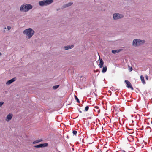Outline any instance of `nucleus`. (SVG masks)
<instances>
[{
	"mask_svg": "<svg viewBox=\"0 0 152 152\" xmlns=\"http://www.w3.org/2000/svg\"><path fill=\"white\" fill-rule=\"evenodd\" d=\"M32 6L31 4H24L21 6L20 10L21 11L26 12L32 9Z\"/></svg>",
	"mask_w": 152,
	"mask_h": 152,
	"instance_id": "1",
	"label": "nucleus"
},
{
	"mask_svg": "<svg viewBox=\"0 0 152 152\" xmlns=\"http://www.w3.org/2000/svg\"><path fill=\"white\" fill-rule=\"evenodd\" d=\"M35 32L31 28H29L25 29L23 31L24 34H26L28 37L29 39L34 34Z\"/></svg>",
	"mask_w": 152,
	"mask_h": 152,
	"instance_id": "2",
	"label": "nucleus"
},
{
	"mask_svg": "<svg viewBox=\"0 0 152 152\" xmlns=\"http://www.w3.org/2000/svg\"><path fill=\"white\" fill-rule=\"evenodd\" d=\"M53 0H44L39 2V5L42 7L46 6L53 2Z\"/></svg>",
	"mask_w": 152,
	"mask_h": 152,
	"instance_id": "3",
	"label": "nucleus"
},
{
	"mask_svg": "<svg viewBox=\"0 0 152 152\" xmlns=\"http://www.w3.org/2000/svg\"><path fill=\"white\" fill-rule=\"evenodd\" d=\"M113 18L114 20H117L122 18L123 15L119 13H114L113 15Z\"/></svg>",
	"mask_w": 152,
	"mask_h": 152,
	"instance_id": "4",
	"label": "nucleus"
},
{
	"mask_svg": "<svg viewBox=\"0 0 152 152\" xmlns=\"http://www.w3.org/2000/svg\"><path fill=\"white\" fill-rule=\"evenodd\" d=\"M48 146V144L47 143H41L38 145H35L34 146V147L36 148H43L45 147H46Z\"/></svg>",
	"mask_w": 152,
	"mask_h": 152,
	"instance_id": "5",
	"label": "nucleus"
},
{
	"mask_svg": "<svg viewBox=\"0 0 152 152\" xmlns=\"http://www.w3.org/2000/svg\"><path fill=\"white\" fill-rule=\"evenodd\" d=\"M133 45L135 46L140 45V39H134L133 41Z\"/></svg>",
	"mask_w": 152,
	"mask_h": 152,
	"instance_id": "6",
	"label": "nucleus"
},
{
	"mask_svg": "<svg viewBox=\"0 0 152 152\" xmlns=\"http://www.w3.org/2000/svg\"><path fill=\"white\" fill-rule=\"evenodd\" d=\"M124 82L126 84L127 87L128 88H130L132 90L133 89L132 86L129 81L128 80H125Z\"/></svg>",
	"mask_w": 152,
	"mask_h": 152,
	"instance_id": "7",
	"label": "nucleus"
},
{
	"mask_svg": "<svg viewBox=\"0 0 152 152\" xmlns=\"http://www.w3.org/2000/svg\"><path fill=\"white\" fill-rule=\"evenodd\" d=\"M16 79V77H14L10 80H9L7 81L6 82V84L8 85H9L11 83L15 81Z\"/></svg>",
	"mask_w": 152,
	"mask_h": 152,
	"instance_id": "8",
	"label": "nucleus"
},
{
	"mask_svg": "<svg viewBox=\"0 0 152 152\" xmlns=\"http://www.w3.org/2000/svg\"><path fill=\"white\" fill-rule=\"evenodd\" d=\"M74 45H72L71 46H64V48L65 50H68L73 48L74 47Z\"/></svg>",
	"mask_w": 152,
	"mask_h": 152,
	"instance_id": "9",
	"label": "nucleus"
},
{
	"mask_svg": "<svg viewBox=\"0 0 152 152\" xmlns=\"http://www.w3.org/2000/svg\"><path fill=\"white\" fill-rule=\"evenodd\" d=\"M99 60L100 61L99 63V67L101 68L103 67L104 64V62L102 60L99 58Z\"/></svg>",
	"mask_w": 152,
	"mask_h": 152,
	"instance_id": "10",
	"label": "nucleus"
},
{
	"mask_svg": "<svg viewBox=\"0 0 152 152\" xmlns=\"http://www.w3.org/2000/svg\"><path fill=\"white\" fill-rule=\"evenodd\" d=\"M12 114H9L7 115V118L8 120H10L12 119Z\"/></svg>",
	"mask_w": 152,
	"mask_h": 152,
	"instance_id": "11",
	"label": "nucleus"
},
{
	"mask_svg": "<svg viewBox=\"0 0 152 152\" xmlns=\"http://www.w3.org/2000/svg\"><path fill=\"white\" fill-rule=\"evenodd\" d=\"M73 4V3L72 2H69L68 3V4H66L65 5L63 6L64 8H65L66 7H68L69 6H71Z\"/></svg>",
	"mask_w": 152,
	"mask_h": 152,
	"instance_id": "12",
	"label": "nucleus"
},
{
	"mask_svg": "<svg viewBox=\"0 0 152 152\" xmlns=\"http://www.w3.org/2000/svg\"><path fill=\"white\" fill-rule=\"evenodd\" d=\"M140 78L142 82V83L143 84H145V81L144 78L143 76L142 75H141L140 76Z\"/></svg>",
	"mask_w": 152,
	"mask_h": 152,
	"instance_id": "13",
	"label": "nucleus"
},
{
	"mask_svg": "<svg viewBox=\"0 0 152 152\" xmlns=\"http://www.w3.org/2000/svg\"><path fill=\"white\" fill-rule=\"evenodd\" d=\"M107 67L106 66H105L104 67H103V69L102 70V72L103 73H105L106 72V71L107 70Z\"/></svg>",
	"mask_w": 152,
	"mask_h": 152,
	"instance_id": "14",
	"label": "nucleus"
},
{
	"mask_svg": "<svg viewBox=\"0 0 152 152\" xmlns=\"http://www.w3.org/2000/svg\"><path fill=\"white\" fill-rule=\"evenodd\" d=\"M120 50H120V49L117 50H113L112 51V52L113 54H115L116 53H119L120 51Z\"/></svg>",
	"mask_w": 152,
	"mask_h": 152,
	"instance_id": "15",
	"label": "nucleus"
},
{
	"mask_svg": "<svg viewBox=\"0 0 152 152\" xmlns=\"http://www.w3.org/2000/svg\"><path fill=\"white\" fill-rule=\"evenodd\" d=\"M59 85H57L55 86H53V89L56 90L59 87Z\"/></svg>",
	"mask_w": 152,
	"mask_h": 152,
	"instance_id": "16",
	"label": "nucleus"
},
{
	"mask_svg": "<svg viewBox=\"0 0 152 152\" xmlns=\"http://www.w3.org/2000/svg\"><path fill=\"white\" fill-rule=\"evenodd\" d=\"M74 97H75V99L76 100L77 102L78 103H80V101L79 99H78V98H77V97L75 95H74Z\"/></svg>",
	"mask_w": 152,
	"mask_h": 152,
	"instance_id": "17",
	"label": "nucleus"
},
{
	"mask_svg": "<svg viewBox=\"0 0 152 152\" xmlns=\"http://www.w3.org/2000/svg\"><path fill=\"white\" fill-rule=\"evenodd\" d=\"M140 45L141 44H143L145 43V41L144 40H140Z\"/></svg>",
	"mask_w": 152,
	"mask_h": 152,
	"instance_id": "18",
	"label": "nucleus"
},
{
	"mask_svg": "<svg viewBox=\"0 0 152 152\" xmlns=\"http://www.w3.org/2000/svg\"><path fill=\"white\" fill-rule=\"evenodd\" d=\"M77 132L76 130H73L72 132V133L74 135H76L77 133Z\"/></svg>",
	"mask_w": 152,
	"mask_h": 152,
	"instance_id": "19",
	"label": "nucleus"
},
{
	"mask_svg": "<svg viewBox=\"0 0 152 152\" xmlns=\"http://www.w3.org/2000/svg\"><path fill=\"white\" fill-rule=\"evenodd\" d=\"M89 109V106H87L85 108V110L86 111H87Z\"/></svg>",
	"mask_w": 152,
	"mask_h": 152,
	"instance_id": "20",
	"label": "nucleus"
},
{
	"mask_svg": "<svg viewBox=\"0 0 152 152\" xmlns=\"http://www.w3.org/2000/svg\"><path fill=\"white\" fill-rule=\"evenodd\" d=\"M39 141H38V140H37L35 141H34L33 142V144H36V143H39Z\"/></svg>",
	"mask_w": 152,
	"mask_h": 152,
	"instance_id": "21",
	"label": "nucleus"
},
{
	"mask_svg": "<svg viewBox=\"0 0 152 152\" xmlns=\"http://www.w3.org/2000/svg\"><path fill=\"white\" fill-rule=\"evenodd\" d=\"M4 102H0V107L2 106V105L4 104Z\"/></svg>",
	"mask_w": 152,
	"mask_h": 152,
	"instance_id": "22",
	"label": "nucleus"
},
{
	"mask_svg": "<svg viewBox=\"0 0 152 152\" xmlns=\"http://www.w3.org/2000/svg\"><path fill=\"white\" fill-rule=\"evenodd\" d=\"M110 89L111 90H112V91H113V90H114V87L112 86V87H111L110 88Z\"/></svg>",
	"mask_w": 152,
	"mask_h": 152,
	"instance_id": "23",
	"label": "nucleus"
},
{
	"mask_svg": "<svg viewBox=\"0 0 152 152\" xmlns=\"http://www.w3.org/2000/svg\"><path fill=\"white\" fill-rule=\"evenodd\" d=\"M7 28L8 30H10L11 29V27L10 26H7Z\"/></svg>",
	"mask_w": 152,
	"mask_h": 152,
	"instance_id": "24",
	"label": "nucleus"
},
{
	"mask_svg": "<svg viewBox=\"0 0 152 152\" xmlns=\"http://www.w3.org/2000/svg\"><path fill=\"white\" fill-rule=\"evenodd\" d=\"M38 140L39 142H41L43 141V140L42 139H39V140Z\"/></svg>",
	"mask_w": 152,
	"mask_h": 152,
	"instance_id": "25",
	"label": "nucleus"
},
{
	"mask_svg": "<svg viewBox=\"0 0 152 152\" xmlns=\"http://www.w3.org/2000/svg\"><path fill=\"white\" fill-rule=\"evenodd\" d=\"M143 93L145 94H146L148 93V92L147 91H145Z\"/></svg>",
	"mask_w": 152,
	"mask_h": 152,
	"instance_id": "26",
	"label": "nucleus"
},
{
	"mask_svg": "<svg viewBox=\"0 0 152 152\" xmlns=\"http://www.w3.org/2000/svg\"><path fill=\"white\" fill-rule=\"evenodd\" d=\"M94 108L97 109H98L99 108V107L97 106H95Z\"/></svg>",
	"mask_w": 152,
	"mask_h": 152,
	"instance_id": "27",
	"label": "nucleus"
},
{
	"mask_svg": "<svg viewBox=\"0 0 152 152\" xmlns=\"http://www.w3.org/2000/svg\"><path fill=\"white\" fill-rule=\"evenodd\" d=\"M133 69H132V67H131L130 68V71H131Z\"/></svg>",
	"mask_w": 152,
	"mask_h": 152,
	"instance_id": "28",
	"label": "nucleus"
},
{
	"mask_svg": "<svg viewBox=\"0 0 152 152\" xmlns=\"http://www.w3.org/2000/svg\"><path fill=\"white\" fill-rule=\"evenodd\" d=\"M122 152H126L124 150H122Z\"/></svg>",
	"mask_w": 152,
	"mask_h": 152,
	"instance_id": "29",
	"label": "nucleus"
},
{
	"mask_svg": "<svg viewBox=\"0 0 152 152\" xmlns=\"http://www.w3.org/2000/svg\"><path fill=\"white\" fill-rule=\"evenodd\" d=\"M146 78L147 79H148V76H146Z\"/></svg>",
	"mask_w": 152,
	"mask_h": 152,
	"instance_id": "30",
	"label": "nucleus"
},
{
	"mask_svg": "<svg viewBox=\"0 0 152 152\" xmlns=\"http://www.w3.org/2000/svg\"><path fill=\"white\" fill-rule=\"evenodd\" d=\"M79 112L80 113H82V111H80L79 110Z\"/></svg>",
	"mask_w": 152,
	"mask_h": 152,
	"instance_id": "31",
	"label": "nucleus"
},
{
	"mask_svg": "<svg viewBox=\"0 0 152 152\" xmlns=\"http://www.w3.org/2000/svg\"><path fill=\"white\" fill-rule=\"evenodd\" d=\"M1 55V53L0 52V56Z\"/></svg>",
	"mask_w": 152,
	"mask_h": 152,
	"instance_id": "32",
	"label": "nucleus"
},
{
	"mask_svg": "<svg viewBox=\"0 0 152 152\" xmlns=\"http://www.w3.org/2000/svg\"><path fill=\"white\" fill-rule=\"evenodd\" d=\"M99 111H100V110H99L98 111V112H99Z\"/></svg>",
	"mask_w": 152,
	"mask_h": 152,
	"instance_id": "33",
	"label": "nucleus"
},
{
	"mask_svg": "<svg viewBox=\"0 0 152 152\" xmlns=\"http://www.w3.org/2000/svg\"><path fill=\"white\" fill-rule=\"evenodd\" d=\"M67 138H69V137L68 136H67Z\"/></svg>",
	"mask_w": 152,
	"mask_h": 152,
	"instance_id": "34",
	"label": "nucleus"
}]
</instances>
